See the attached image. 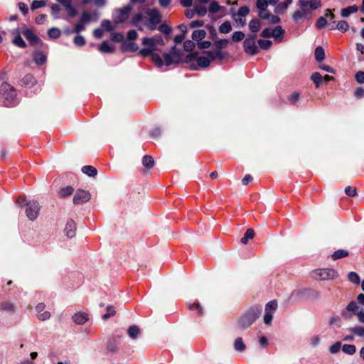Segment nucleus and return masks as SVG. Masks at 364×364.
I'll list each match as a JSON object with an SVG mask.
<instances>
[{"instance_id":"64","label":"nucleus","mask_w":364,"mask_h":364,"mask_svg":"<svg viewBox=\"0 0 364 364\" xmlns=\"http://www.w3.org/2000/svg\"><path fill=\"white\" fill-rule=\"evenodd\" d=\"M341 347V342H336L333 345H332L330 347L329 350L331 353L334 354V353H338L340 350Z\"/></svg>"},{"instance_id":"12","label":"nucleus","mask_w":364,"mask_h":364,"mask_svg":"<svg viewBox=\"0 0 364 364\" xmlns=\"http://www.w3.org/2000/svg\"><path fill=\"white\" fill-rule=\"evenodd\" d=\"M197 65L200 68H207L209 66L213 58L209 55V52H204V55L201 56H197L196 58Z\"/></svg>"},{"instance_id":"34","label":"nucleus","mask_w":364,"mask_h":364,"mask_svg":"<svg viewBox=\"0 0 364 364\" xmlns=\"http://www.w3.org/2000/svg\"><path fill=\"white\" fill-rule=\"evenodd\" d=\"M311 79L315 84V86L316 88H318L321 87L323 77L319 73H318V72L314 73L311 76Z\"/></svg>"},{"instance_id":"30","label":"nucleus","mask_w":364,"mask_h":364,"mask_svg":"<svg viewBox=\"0 0 364 364\" xmlns=\"http://www.w3.org/2000/svg\"><path fill=\"white\" fill-rule=\"evenodd\" d=\"M146 42H149V43L154 42L156 45V46H163L164 44V40H163L161 36H160V35H156L152 38L146 37L144 43H146Z\"/></svg>"},{"instance_id":"3","label":"nucleus","mask_w":364,"mask_h":364,"mask_svg":"<svg viewBox=\"0 0 364 364\" xmlns=\"http://www.w3.org/2000/svg\"><path fill=\"white\" fill-rule=\"evenodd\" d=\"M144 41L145 38L142 39V45L144 48L140 50L139 53L143 57L151 55V58L155 65L159 68L162 67L165 64L164 59L163 60L160 55L154 53L157 50L156 45L154 42L144 43Z\"/></svg>"},{"instance_id":"55","label":"nucleus","mask_w":364,"mask_h":364,"mask_svg":"<svg viewBox=\"0 0 364 364\" xmlns=\"http://www.w3.org/2000/svg\"><path fill=\"white\" fill-rule=\"evenodd\" d=\"M321 6V0H310L309 1V6L310 9L315 10Z\"/></svg>"},{"instance_id":"46","label":"nucleus","mask_w":364,"mask_h":364,"mask_svg":"<svg viewBox=\"0 0 364 364\" xmlns=\"http://www.w3.org/2000/svg\"><path fill=\"white\" fill-rule=\"evenodd\" d=\"M346 309L348 311H352L355 314H357V313L361 309L358 305L357 303L354 301H350L348 305L346 307Z\"/></svg>"},{"instance_id":"5","label":"nucleus","mask_w":364,"mask_h":364,"mask_svg":"<svg viewBox=\"0 0 364 364\" xmlns=\"http://www.w3.org/2000/svg\"><path fill=\"white\" fill-rule=\"evenodd\" d=\"M146 14L149 16V21L144 24L149 30L153 31L161 21V14L157 9H149Z\"/></svg>"},{"instance_id":"21","label":"nucleus","mask_w":364,"mask_h":364,"mask_svg":"<svg viewBox=\"0 0 364 364\" xmlns=\"http://www.w3.org/2000/svg\"><path fill=\"white\" fill-rule=\"evenodd\" d=\"M99 50L100 52L104 53H112L114 51V48L107 41H104L100 44Z\"/></svg>"},{"instance_id":"63","label":"nucleus","mask_w":364,"mask_h":364,"mask_svg":"<svg viewBox=\"0 0 364 364\" xmlns=\"http://www.w3.org/2000/svg\"><path fill=\"white\" fill-rule=\"evenodd\" d=\"M90 20H91L90 15L87 12L85 11L82 14V16L80 19V22L86 24V23H89L90 21Z\"/></svg>"},{"instance_id":"4","label":"nucleus","mask_w":364,"mask_h":364,"mask_svg":"<svg viewBox=\"0 0 364 364\" xmlns=\"http://www.w3.org/2000/svg\"><path fill=\"white\" fill-rule=\"evenodd\" d=\"M0 95L4 99L6 106L10 107L14 105V100L16 97L15 88L6 82H3L0 85Z\"/></svg>"},{"instance_id":"7","label":"nucleus","mask_w":364,"mask_h":364,"mask_svg":"<svg viewBox=\"0 0 364 364\" xmlns=\"http://www.w3.org/2000/svg\"><path fill=\"white\" fill-rule=\"evenodd\" d=\"M256 34H253L247 38L243 43L245 53L250 55H255L257 53L258 48L255 45Z\"/></svg>"},{"instance_id":"43","label":"nucleus","mask_w":364,"mask_h":364,"mask_svg":"<svg viewBox=\"0 0 364 364\" xmlns=\"http://www.w3.org/2000/svg\"><path fill=\"white\" fill-rule=\"evenodd\" d=\"M23 83L27 86H32L36 83L34 77L31 74H27L22 80Z\"/></svg>"},{"instance_id":"59","label":"nucleus","mask_w":364,"mask_h":364,"mask_svg":"<svg viewBox=\"0 0 364 364\" xmlns=\"http://www.w3.org/2000/svg\"><path fill=\"white\" fill-rule=\"evenodd\" d=\"M74 43L77 46H82L85 44V39L84 38V37L82 36L77 35L74 38Z\"/></svg>"},{"instance_id":"31","label":"nucleus","mask_w":364,"mask_h":364,"mask_svg":"<svg viewBox=\"0 0 364 364\" xmlns=\"http://www.w3.org/2000/svg\"><path fill=\"white\" fill-rule=\"evenodd\" d=\"M249 28L252 33H256L261 28V23L258 19H252L249 23Z\"/></svg>"},{"instance_id":"48","label":"nucleus","mask_w":364,"mask_h":364,"mask_svg":"<svg viewBox=\"0 0 364 364\" xmlns=\"http://www.w3.org/2000/svg\"><path fill=\"white\" fill-rule=\"evenodd\" d=\"M229 41L227 39H220L216 41L214 43V45L218 50H222L223 48L227 47Z\"/></svg>"},{"instance_id":"33","label":"nucleus","mask_w":364,"mask_h":364,"mask_svg":"<svg viewBox=\"0 0 364 364\" xmlns=\"http://www.w3.org/2000/svg\"><path fill=\"white\" fill-rule=\"evenodd\" d=\"M206 36V32L204 30H196L192 33V38L193 41L199 42L204 38Z\"/></svg>"},{"instance_id":"29","label":"nucleus","mask_w":364,"mask_h":364,"mask_svg":"<svg viewBox=\"0 0 364 364\" xmlns=\"http://www.w3.org/2000/svg\"><path fill=\"white\" fill-rule=\"evenodd\" d=\"M127 333H128L129 336L132 339H135L139 335L140 330H139V327L137 326L132 325V326L129 327Z\"/></svg>"},{"instance_id":"50","label":"nucleus","mask_w":364,"mask_h":364,"mask_svg":"<svg viewBox=\"0 0 364 364\" xmlns=\"http://www.w3.org/2000/svg\"><path fill=\"white\" fill-rule=\"evenodd\" d=\"M48 34L51 38H58L60 37L61 32L58 28H52L48 31Z\"/></svg>"},{"instance_id":"49","label":"nucleus","mask_w":364,"mask_h":364,"mask_svg":"<svg viewBox=\"0 0 364 364\" xmlns=\"http://www.w3.org/2000/svg\"><path fill=\"white\" fill-rule=\"evenodd\" d=\"M272 41L269 40H262L259 39L258 41V45L262 49L267 50L269 49L272 46Z\"/></svg>"},{"instance_id":"23","label":"nucleus","mask_w":364,"mask_h":364,"mask_svg":"<svg viewBox=\"0 0 364 364\" xmlns=\"http://www.w3.org/2000/svg\"><path fill=\"white\" fill-rule=\"evenodd\" d=\"M82 171L83 173L90 177H95L97 174V169L94 166L90 165L83 166L82 168Z\"/></svg>"},{"instance_id":"36","label":"nucleus","mask_w":364,"mask_h":364,"mask_svg":"<svg viewBox=\"0 0 364 364\" xmlns=\"http://www.w3.org/2000/svg\"><path fill=\"white\" fill-rule=\"evenodd\" d=\"M255 236V232L252 229H247L244 236L241 239V242L242 244H247L249 240H251Z\"/></svg>"},{"instance_id":"35","label":"nucleus","mask_w":364,"mask_h":364,"mask_svg":"<svg viewBox=\"0 0 364 364\" xmlns=\"http://www.w3.org/2000/svg\"><path fill=\"white\" fill-rule=\"evenodd\" d=\"M349 255L348 252L345 250H338L333 252L331 255V257L333 260H337L338 259L344 258L348 257Z\"/></svg>"},{"instance_id":"42","label":"nucleus","mask_w":364,"mask_h":364,"mask_svg":"<svg viewBox=\"0 0 364 364\" xmlns=\"http://www.w3.org/2000/svg\"><path fill=\"white\" fill-rule=\"evenodd\" d=\"M342 350L348 355H353L356 351V347L352 344H345L342 347Z\"/></svg>"},{"instance_id":"24","label":"nucleus","mask_w":364,"mask_h":364,"mask_svg":"<svg viewBox=\"0 0 364 364\" xmlns=\"http://www.w3.org/2000/svg\"><path fill=\"white\" fill-rule=\"evenodd\" d=\"M308 8H301L300 10H298L294 12L293 15V18L296 22L299 21V20L304 18L306 16Z\"/></svg>"},{"instance_id":"8","label":"nucleus","mask_w":364,"mask_h":364,"mask_svg":"<svg viewBox=\"0 0 364 364\" xmlns=\"http://www.w3.org/2000/svg\"><path fill=\"white\" fill-rule=\"evenodd\" d=\"M39 210L40 207L38 203L36 201H30L27 204L26 214L29 220H34L37 218Z\"/></svg>"},{"instance_id":"37","label":"nucleus","mask_w":364,"mask_h":364,"mask_svg":"<svg viewBox=\"0 0 364 364\" xmlns=\"http://www.w3.org/2000/svg\"><path fill=\"white\" fill-rule=\"evenodd\" d=\"M142 164L143 165L146 167V168H151L154 166V160L153 159L152 156H149V155H145L144 157H143V161H142Z\"/></svg>"},{"instance_id":"41","label":"nucleus","mask_w":364,"mask_h":364,"mask_svg":"<svg viewBox=\"0 0 364 364\" xmlns=\"http://www.w3.org/2000/svg\"><path fill=\"white\" fill-rule=\"evenodd\" d=\"M107 350L111 353H114L118 351V345L114 340H110L107 345Z\"/></svg>"},{"instance_id":"39","label":"nucleus","mask_w":364,"mask_h":364,"mask_svg":"<svg viewBox=\"0 0 364 364\" xmlns=\"http://www.w3.org/2000/svg\"><path fill=\"white\" fill-rule=\"evenodd\" d=\"M234 348L237 351H244L246 348V346L244 343L242 338H237L235 339L234 343Z\"/></svg>"},{"instance_id":"14","label":"nucleus","mask_w":364,"mask_h":364,"mask_svg":"<svg viewBox=\"0 0 364 364\" xmlns=\"http://www.w3.org/2000/svg\"><path fill=\"white\" fill-rule=\"evenodd\" d=\"M12 35L14 36L13 40V43L16 46L25 48L26 47V43L21 37V31L19 28H15L11 31Z\"/></svg>"},{"instance_id":"19","label":"nucleus","mask_w":364,"mask_h":364,"mask_svg":"<svg viewBox=\"0 0 364 364\" xmlns=\"http://www.w3.org/2000/svg\"><path fill=\"white\" fill-rule=\"evenodd\" d=\"M73 320L76 324H84L88 320V315L85 313H77L73 316Z\"/></svg>"},{"instance_id":"28","label":"nucleus","mask_w":364,"mask_h":364,"mask_svg":"<svg viewBox=\"0 0 364 364\" xmlns=\"http://www.w3.org/2000/svg\"><path fill=\"white\" fill-rule=\"evenodd\" d=\"M208 52H209V55H210V57L213 58V61L216 59L223 60L226 55V53L223 52L222 50L216 49L215 51H208Z\"/></svg>"},{"instance_id":"60","label":"nucleus","mask_w":364,"mask_h":364,"mask_svg":"<svg viewBox=\"0 0 364 364\" xmlns=\"http://www.w3.org/2000/svg\"><path fill=\"white\" fill-rule=\"evenodd\" d=\"M183 48L186 51H191L195 48V43L191 40L186 41L183 43Z\"/></svg>"},{"instance_id":"17","label":"nucleus","mask_w":364,"mask_h":364,"mask_svg":"<svg viewBox=\"0 0 364 364\" xmlns=\"http://www.w3.org/2000/svg\"><path fill=\"white\" fill-rule=\"evenodd\" d=\"M144 16L141 13L136 14L132 18L131 23L133 26L138 28L139 30L142 31L143 28L141 24L144 23Z\"/></svg>"},{"instance_id":"32","label":"nucleus","mask_w":364,"mask_h":364,"mask_svg":"<svg viewBox=\"0 0 364 364\" xmlns=\"http://www.w3.org/2000/svg\"><path fill=\"white\" fill-rule=\"evenodd\" d=\"M232 31V25L230 21H226L223 23L219 27V31L220 33L227 34Z\"/></svg>"},{"instance_id":"15","label":"nucleus","mask_w":364,"mask_h":364,"mask_svg":"<svg viewBox=\"0 0 364 364\" xmlns=\"http://www.w3.org/2000/svg\"><path fill=\"white\" fill-rule=\"evenodd\" d=\"M76 224L73 220H68L64 230L65 235L69 238H73L75 235Z\"/></svg>"},{"instance_id":"53","label":"nucleus","mask_w":364,"mask_h":364,"mask_svg":"<svg viewBox=\"0 0 364 364\" xmlns=\"http://www.w3.org/2000/svg\"><path fill=\"white\" fill-rule=\"evenodd\" d=\"M345 193L350 197H354L357 195V191L355 187L347 186L345 188Z\"/></svg>"},{"instance_id":"1","label":"nucleus","mask_w":364,"mask_h":364,"mask_svg":"<svg viewBox=\"0 0 364 364\" xmlns=\"http://www.w3.org/2000/svg\"><path fill=\"white\" fill-rule=\"evenodd\" d=\"M262 307L260 305H254L247 309L239 318L238 326L241 330L249 328L260 316Z\"/></svg>"},{"instance_id":"47","label":"nucleus","mask_w":364,"mask_h":364,"mask_svg":"<svg viewBox=\"0 0 364 364\" xmlns=\"http://www.w3.org/2000/svg\"><path fill=\"white\" fill-rule=\"evenodd\" d=\"M349 331L358 336L364 338V327L363 326H355L350 328Z\"/></svg>"},{"instance_id":"45","label":"nucleus","mask_w":364,"mask_h":364,"mask_svg":"<svg viewBox=\"0 0 364 364\" xmlns=\"http://www.w3.org/2000/svg\"><path fill=\"white\" fill-rule=\"evenodd\" d=\"M221 9H222V6H220L217 1H213L210 2V6H209V12L211 14H216V13L219 12Z\"/></svg>"},{"instance_id":"62","label":"nucleus","mask_w":364,"mask_h":364,"mask_svg":"<svg viewBox=\"0 0 364 364\" xmlns=\"http://www.w3.org/2000/svg\"><path fill=\"white\" fill-rule=\"evenodd\" d=\"M46 5V3L43 0H35L33 1L32 4H31V9L34 10V9H39V8H41L43 6H44Z\"/></svg>"},{"instance_id":"2","label":"nucleus","mask_w":364,"mask_h":364,"mask_svg":"<svg viewBox=\"0 0 364 364\" xmlns=\"http://www.w3.org/2000/svg\"><path fill=\"white\" fill-rule=\"evenodd\" d=\"M163 57L164 58L165 65L168 66L174 63H178L183 62L186 63H191L196 61V53H191L187 55L183 60L181 58V52L178 50L175 46H173L168 53H164Z\"/></svg>"},{"instance_id":"9","label":"nucleus","mask_w":364,"mask_h":364,"mask_svg":"<svg viewBox=\"0 0 364 364\" xmlns=\"http://www.w3.org/2000/svg\"><path fill=\"white\" fill-rule=\"evenodd\" d=\"M316 274L321 280L333 279L338 276L335 269L329 268L318 269Z\"/></svg>"},{"instance_id":"52","label":"nucleus","mask_w":364,"mask_h":364,"mask_svg":"<svg viewBox=\"0 0 364 364\" xmlns=\"http://www.w3.org/2000/svg\"><path fill=\"white\" fill-rule=\"evenodd\" d=\"M188 306L189 309L196 310L198 315H202L203 309L199 303L196 302V303H193V304H188Z\"/></svg>"},{"instance_id":"22","label":"nucleus","mask_w":364,"mask_h":364,"mask_svg":"<svg viewBox=\"0 0 364 364\" xmlns=\"http://www.w3.org/2000/svg\"><path fill=\"white\" fill-rule=\"evenodd\" d=\"M358 10V8L355 5L349 6L346 8H344L341 10V16L343 18H346L349 16L351 14L357 12Z\"/></svg>"},{"instance_id":"38","label":"nucleus","mask_w":364,"mask_h":364,"mask_svg":"<svg viewBox=\"0 0 364 364\" xmlns=\"http://www.w3.org/2000/svg\"><path fill=\"white\" fill-rule=\"evenodd\" d=\"M74 188L72 186H67L62 188L59 191V195L61 198H66L73 194Z\"/></svg>"},{"instance_id":"61","label":"nucleus","mask_w":364,"mask_h":364,"mask_svg":"<svg viewBox=\"0 0 364 364\" xmlns=\"http://www.w3.org/2000/svg\"><path fill=\"white\" fill-rule=\"evenodd\" d=\"M250 13V9L247 6H242L239 9L237 15L241 17H245L247 16Z\"/></svg>"},{"instance_id":"11","label":"nucleus","mask_w":364,"mask_h":364,"mask_svg":"<svg viewBox=\"0 0 364 364\" xmlns=\"http://www.w3.org/2000/svg\"><path fill=\"white\" fill-rule=\"evenodd\" d=\"M132 11V6L130 5H127L123 8L119 9L118 15L116 16V22L117 23H123L125 22L128 18L129 15Z\"/></svg>"},{"instance_id":"25","label":"nucleus","mask_w":364,"mask_h":364,"mask_svg":"<svg viewBox=\"0 0 364 364\" xmlns=\"http://www.w3.org/2000/svg\"><path fill=\"white\" fill-rule=\"evenodd\" d=\"M349 28V24L346 21H339L336 23L335 26L332 27V29H338L342 33H345Z\"/></svg>"},{"instance_id":"13","label":"nucleus","mask_w":364,"mask_h":364,"mask_svg":"<svg viewBox=\"0 0 364 364\" xmlns=\"http://www.w3.org/2000/svg\"><path fill=\"white\" fill-rule=\"evenodd\" d=\"M46 305L43 303L38 304L36 307L37 317L40 321H44L50 317V313L48 311H44Z\"/></svg>"},{"instance_id":"26","label":"nucleus","mask_w":364,"mask_h":364,"mask_svg":"<svg viewBox=\"0 0 364 364\" xmlns=\"http://www.w3.org/2000/svg\"><path fill=\"white\" fill-rule=\"evenodd\" d=\"M315 59L317 62H321L325 58V51L323 47L318 46L314 52Z\"/></svg>"},{"instance_id":"44","label":"nucleus","mask_w":364,"mask_h":364,"mask_svg":"<svg viewBox=\"0 0 364 364\" xmlns=\"http://www.w3.org/2000/svg\"><path fill=\"white\" fill-rule=\"evenodd\" d=\"M194 11L195 13L200 16H204L207 13L205 6L201 4H196L194 6Z\"/></svg>"},{"instance_id":"20","label":"nucleus","mask_w":364,"mask_h":364,"mask_svg":"<svg viewBox=\"0 0 364 364\" xmlns=\"http://www.w3.org/2000/svg\"><path fill=\"white\" fill-rule=\"evenodd\" d=\"M33 60L35 63L38 65H41L44 64L46 61V56L45 54L41 51H36L33 53Z\"/></svg>"},{"instance_id":"57","label":"nucleus","mask_w":364,"mask_h":364,"mask_svg":"<svg viewBox=\"0 0 364 364\" xmlns=\"http://www.w3.org/2000/svg\"><path fill=\"white\" fill-rule=\"evenodd\" d=\"M256 5L259 11L265 10L268 6V1L267 0H257Z\"/></svg>"},{"instance_id":"40","label":"nucleus","mask_w":364,"mask_h":364,"mask_svg":"<svg viewBox=\"0 0 364 364\" xmlns=\"http://www.w3.org/2000/svg\"><path fill=\"white\" fill-rule=\"evenodd\" d=\"M0 310L14 312L15 311V306L12 303L6 301L0 304Z\"/></svg>"},{"instance_id":"16","label":"nucleus","mask_w":364,"mask_h":364,"mask_svg":"<svg viewBox=\"0 0 364 364\" xmlns=\"http://www.w3.org/2000/svg\"><path fill=\"white\" fill-rule=\"evenodd\" d=\"M22 33L25 36V38L29 41V43L32 45L37 44L40 39L34 33L32 29L31 28H25Z\"/></svg>"},{"instance_id":"27","label":"nucleus","mask_w":364,"mask_h":364,"mask_svg":"<svg viewBox=\"0 0 364 364\" xmlns=\"http://www.w3.org/2000/svg\"><path fill=\"white\" fill-rule=\"evenodd\" d=\"M138 46L133 42H126L122 46V50L123 51H132L135 52L138 50Z\"/></svg>"},{"instance_id":"56","label":"nucleus","mask_w":364,"mask_h":364,"mask_svg":"<svg viewBox=\"0 0 364 364\" xmlns=\"http://www.w3.org/2000/svg\"><path fill=\"white\" fill-rule=\"evenodd\" d=\"M348 279L351 282L354 284H358L360 282V277L358 274L353 272L349 273Z\"/></svg>"},{"instance_id":"51","label":"nucleus","mask_w":364,"mask_h":364,"mask_svg":"<svg viewBox=\"0 0 364 364\" xmlns=\"http://www.w3.org/2000/svg\"><path fill=\"white\" fill-rule=\"evenodd\" d=\"M245 38V33L242 31H235L232 35V40L234 42L241 41Z\"/></svg>"},{"instance_id":"54","label":"nucleus","mask_w":364,"mask_h":364,"mask_svg":"<svg viewBox=\"0 0 364 364\" xmlns=\"http://www.w3.org/2000/svg\"><path fill=\"white\" fill-rule=\"evenodd\" d=\"M326 24H327V20H326V17L321 16L318 18L316 23V26L317 28L321 29V28H323L325 26H326Z\"/></svg>"},{"instance_id":"18","label":"nucleus","mask_w":364,"mask_h":364,"mask_svg":"<svg viewBox=\"0 0 364 364\" xmlns=\"http://www.w3.org/2000/svg\"><path fill=\"white\" fill-rule=\"evenodd\" d=\"M284 34V30L280 26H277L274 28H272V32L271 33L272 37L274 38L275 40L279 42L282 41Z\"/></svg>"},{"instance_id":"58","label":"nucleus","mask_w":364,"mask_h":364,"mask_svg":"<svg viewBox=\"0 0 364 364\" xmlns=\"http://www.w3.org/2000/svg\"><path fill=\"white\" fill-rule=\"evenodd\" d=\"M70 17H74L77 14L76 9L72 6V3L64 6Z\"/></svg>"},{"instance_id":"10","label":"nucleus","mask_w":364,"mask_h":364,"mask_svg":"<svg viewBox=\"0 0 364 364\" xmlns=\"http://www.w3.org/2000/svg\"><path fill=\"white\" fill-rule=\"evenodd\" d=\"M90 199V194L88 191L79 189L73 197L75 204H81L87 202Z\"/></svg>"},{"instance_id":"6","label":"nucleus","mask_w":364,"mask_h":364,"mask_svg":"<svg viewBox=\"0 0 364 364\" xmlns=\"http://www.w3.org/2000/svg\"><path fill=\"white\" fill-rule=\"evenodd\" d=\"M277 309V302L276 300H272L269 301L264 309V323L266 325H270L272 323L273 314Z\"/></svg>"}]
</instances>
